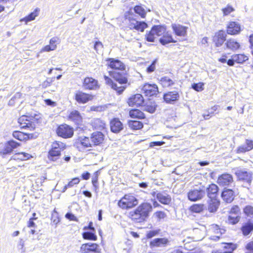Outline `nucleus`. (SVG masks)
Listing matches in <instances>:
<instances>
[{
  "label": "nucleus",
  "mask_w": 253,
  "mask_h": 253,
  "mask_svg": "<svg viewBox=\"0 0 253 253\" xmlns=\"http://www.w3.org/2000/svg\"><path fill=\"white\" fill-rule=\"evenodd\" d=\"M106 62L108 66L114 70L109 71V75L118 82L120 85L118 86L111 79L104 75L105 83L119 94H121L126 88L128 81L126 66L120 60L114 58H108Z\"/></svg>",
  "instance_id": "nucleus-1"
},
{
  "label": "nucleus",
  "mask_w": 253,
  "mask_h": 253,
  "mask_svg": "<svg viewBox=\"0 0 253 253\" xmlns=\"http://www.w3.org/2000/svg\"><path fill=\"white\" fill-rule=\"evenodd\" d=\"M152 207L151 204L147 203H143L130 213L131 219L136 222H141L145 220L151 211Z\"/></svg>",
  "instance_id": "nucleus-2"
},
{
  "label": "nucleus",
  "mask_w": 253,
  "mask_h": 253,
  "mask_svg": "<svg viewBox=\"0 0 253 253\" xmlns=\"http://www.w3.org/2000/svg\"><path fill=\"white\" fill-rule=\"evenodd\" d=\"M66 145L60 141H55L52 143L51 148L48 151V158L52 161H57L61 155V151L65 149Z\"/></svg>",
  "instance_id": "nucleus-3"
},
{
  "label": "nucleus",
  "mask_w": 253,
  "mask_h": 253,
  "mask_svg": "<svg viewBox=\"0 0 253 253\" xmlns=\"http://www.w3.org/2000/svg\"><path fill=\"white\" fill-rule=\"evenodd\" d=\"M126 19L129 21L128 26L130 29H135L137 31L143 32L147 27V24L145 22H140L136 20L133 15L130 12L125 15Z\"/></svg>",
  "instance_id": "nucleus-4"
},
{
  "label": "nucleus",
  "mask_w": 253,
  "mask_h": 253,
  "mask_svg": "<svg viewBox=\"0 0 253 253\" xmlns=\"http://www.w3.org/2000/svg\"><path fill=\"white\" fill-rule=\"evenodd\" d=\"M138 204V201L133 196L126 195L118 202V206L124 209H130Z\"/></svg>",
  "instance_id": "nucleus-5"
},
{
  "label": "nucleus",
  "mask_w": 253,
  "mask_h": 253,
  "mask_svg": "<svg viewBox=\"0 0 253 253\" xmlns=\"http://www.w3.org/2000/svg\"><path fill=\"white\" fill-rule=\"evenodd\" d=\"M235 174L240 181L246 182L250 184L252 182L253 176L252 173L246 169H239L235 172Z\"/></svg>",
  "instance_id": "nucleus-6"
},
{
  "label": "nucleus",
  "mask_w": 253,
  "mask_h": 253,
  "mask_svg": "<svg viewBox=\"0 0 253 253\" xmlns=\"http://www.w3.org/2000/svg\"><path fill=\"white\" fill-rule=\"evenodd\" d=\"M56 133L58 136L67 138L71 137L73 135L74 131L69 126L65 124L58 126Z\"/></svg>",
  "instance_id": "nucleus-7"
},
{
  "label": "nucleus",
  "mask_w": 253,
  "mask_h": 253,
  "mask_svg": "<svg viewBox=\"0 0 253 253\" xmlns=\"http://www.w3.org/2000/svg\"><path fill=\"white\" fill-rule=\"evenodd\" d=\"M204 189L199 188L198 189H192L188 193V199L193 202L197 201L202 199L205 196Z\"/></svg>",
  "instance_id": "nucleus-8"
},
{
  "label": "nucleus",
  "mask_w": 253,
  "mask_h": 253,
  "mask_svg": "<svg viewBox=\"0 0 253 253\" xmlns=\"http://www.w3.org/2000/svg\"><path fill=\"white\" fill-rule=\"evenodd\" d=\"M32 118L27 116H22L18 119L19 126L23 128H28L33 130L35 128V124L31 121Z\"/></svg>",
  "instance_id": "nucleus-9"
},
{
  "label": "nucleus",
  "mask_w": 253,
  "mask_h": 253,
  "mask_svg": "<svg viewBox=\"0 0 253 253\" xmlns=\"http://www.w3.org/2000/svg\"><path fill=\"white\" fill-rule=\"evenodd\" d=\"M81 253H99V246L95 243L83 244L80 248Z\"/></svg>",
  "instance_id": "nucleus-10"
},
{
  "label": "nucleus",
  "mask_w": 253,
  "mask_h": 253,
  "mask_svg": "<svg viewBox=\"0 0 253 253\" xmlns=\"http://www.w3.org/2000/svg\"><path fill=\"white\" fill-rule=\"evenodd\" d=\"M158 92V86L155 84H145L142 88V92L148 97L156 95Z\"/></svg>",
  "instance_id": "nucleus-11"
},
{
  "label": "nucleus",
  "mask_w": 253,
  "mask_h": 253,
  "mask_svg": "<svg viewBox=\"0 0 253 253\" xmlns=\"http://www.w3.org/2000/svg\"><path fill=\"white\" fill-rule=\"evenodd\" d=\"M92 98L91 95L79 90L77 91L75 95V99L80 104H85L91 100Z\"/></svg>",
  "instance_id": "nucleus-12"
},
{
  "label": "nucleus",
  "mask_w": 253,
  "mask_h": 253,
  "mask_svg": "<svg viewBox=\"0 0 253 253\" xmlns=\"http://www.w3.org/2000/svg\"><path fill=\"white\" fill-rule=\"evenodd\" d=\"M180 95L176 91H169L164 94L163 98L166 102L173 104L179 100Z\"/></svg>",
  "instance_id": "nucleus-13"
},
{
  "label": "nucleus",
  "mask_w": 253,
  "mask_h": 253,
  "mask_svg": "<svg viewBox=\"0 0 253 253\" xmlns=\"http://www.w3.org/2000/svg\"><path fill=\"white\" fill-rule=\"evenodd\" d=\"M91 143L92 146L101 144L104 141V135L99 131L93 132L90 135Z\"/></svg>",
  "instance_id": "nucleus-14"
},
{
  "label": "nucleus",
  "mask_w": 253,
  "mask_h": 253,
  "mask_svg": "<svg viewBox=\"0 0 253 253\" xmlns=\"http://www.w3.org/2000/svg\"><path fill=\"white\" fill-rule=\"evenodd\" d=\"M233 182L232 176L228 173H223L219 176L217 183L222 186H228Z\"/></svg>",
  "instance_id": "nucleus-15"
},
{
  "label": "nucleus",
  "mask_w": 253,
  "mask_h": 253,
  "mask_svg": "<svg viewBox=\"0 0 253 253\" xmlns=\"http://www.w3.org/2000/svg\"><path fill=\"white\" fill-rule=\"evenodd\" d=\"M152 195L154 197H156L157 200L162 204L169 205L171 202L170 196L166 193L153 192Z\"/></svg>",
  "instance_id": "nucleus-16"
},
{
  "label": "nucleus",
  "mask_w": 253,
  "mask_h": 253,
  "mask_svg": "<svg viewBox=\"0 0 253 253\" xmlns=\"http://www.w3.org/2000/svg\"><path fill=\"white\" fill-rule=\"evenodd\" d=\"M110 125L111 131L115 133L120 132L124 128L122 123L118 118L112 119Z\"/></svg>",
  "instance_id": "nucleus-17"
},
{
  "label": "nucleus",
  "mask_w": 253,
  "mask_h": 253,
  "mask_svg": "<svg viewBox=\"0 0 253 253\" xmlns=\"http://www.w3.org/2000/svg\"><path fill=\"white\" fill-rule=\"evenodd\" d=\"M226 34L222 31H219L216 33L213 37V42L217 47L221 46L226 40Z\"/></svg>",
  "instance_id": "nucleus-18"
},
{
  "label": "nucleus",
  "mask_w": 253,
  "mask_h": 253,
  "mask_svg": "<svg viewBox=\"0 0 253 253\" xmlns=\"http://www.w3.org/2000/svg\"><path fill=\"white\" fill-rule=\"evenodd\" d=\"M144 98L140 94H136L128 99V103L130 106H139L144 103Z\"/></svg>",
  "instance_id": "nucleus-19"
},
{
  "label": "nucleus",
  "mask_w": 253,
  "mask_h": 253,
  "mask_svg": "<svg viewBox=\"0 0 253 253\" xmlns=\"http://www.w3.org/2000/svg\"><path fill=\"white\" fill-rule=\"evenodd\" d=\"M19 145V143L13 140L9 141L5 144L4 148L0 151V153L2 155L8 154Z\"/></svg>",
  "instance_id": "nucleus-20"
},
{
  "label": "nucleus",
  "mask_w": 253,
  "mask_h": 253,
  "mask_svg": "<svg viewBox=\"0 0 253 253\" xmlns=\"http://www.w3.org/2000/svg\"><path fill=\"white\" fill-rule=\"evenodd\" d=\"M172 29L177 36L185 37L187 35L188 27L180 24H172Z\"/></svg>",
  "instance_id": "nucleus-21"
},
{
  "label": "nucleus",
  "mask_w": 253,
  "mask_h": 253,
  "mask_svg": "<svg viewBox=\"0 0 253 253\" xmlns=\"http://www.w3.org/2000/svg\"><path fill=\"white\" fill-rule=\"evenodd\" d=\"M98 82L92 78L86 77L84 79L83 87L86 89H95L97 87Z\"/></svg>",
  "instance_id": "nucleus-22"
},
{
  "label": "nucleus",
  "mask_w": 253,
  "mask_h": 253,
  "mask_svg": "<svg viewBox=\"0 0 253 253\" xmlns=\"http://www.w3.org/2000/svg\"><path fill=\"white\" fill-rule=\"evenodd\" d=\"M241 31L240 24L236 22H230L227 26V33L230 35H237Z\"/></svg>",
  "instance_id": "nucleus-23"
},
{
  "label": "nucleus",
  "mask_w": 253,
  "mask_h": 253,
  "mask_svg": "<svg viewBox=\"0 0 253 253\" xmlns=\"http://www.w3.org/2000/svg\"><path fill=\"white\" fill-rule=\"evenodd\" d=\"M221 197L227 203H230L234 199V192L230 189L225 188L221 193Z\"/></svg>",
  "instance_id": "nucleus-24"
},
{
  "label": "nucleus",
  "mask_w": 253,
  "mask_h": 253,
  "mask_svg": "<svg viewBox=\"0 0 253 253\" xmlns=\"http://www.w3.org/2000/svg\"><path fill=\"white\" fill-rule=\"evenodd\" d=\"M69 119L77 124L82 122V117L80 112L77 110L72 111L69 115Z\"/></svg>",
  "instance_id": "nucleus-25"
},
{
  "label": "nucleus",
  "mask_w": 253,
  "mask_h": 253,
  "mask_svg": "<svg viewBox=\"0 0 253 253\" xmlns=\"http://www.w3.org/2000/svg\"><path fill=\"white\" fill-rule=\"evenodd\" d=\"M218 188L214 184H211L209 185L207 189V194L209 197L211 199L215 198L218 192Z\"/></svg>",
  "instance_id": "nucleus-26"
},
{
  "label": "nucleus",
  "mask_w": 253,
  "mask_h": 253,
  "mask_svg": "<svg viewBox=\"0 0 253 253\" xmlns=\"http://www.w3.org/2000/svg\"><path fill=\"white\" fill-rule=\"evenodd\" d=\"M241 230L244 236H248L253 231V223L248 222L242 226Z\"/></svg>",
  "instance_id": "nucleus-27"
},
{
  "label": "nucleus",
  "mask_w": 253,
  "mask_h": 253,
  "mask_svg": "<svg viewBox=\"0 0 253 253\" xmlns=\"http://www.w3.org/2000/svg\"><path fill=\"white\" fill-rule=\"evenodd\" d=\"M225 44L227 48L233 51L239 49L240 47V43L233 39L228 40L225 43Z\"/></svg>",
  "instance_id": "nucleus-28"
},
{
  "label": "nucleus",
  "mask_w": 253,
  "mask_h": 253,
  "mask_svg": "<svg viewBox=\"0 0 253 253\" xmlns=\"http://www.w3.org/2000/svg\"><path fill=\"white\" fill-rule=\"evenodd\" d=\"M211 229L212 231L218 235L213 236L211 238L213 240H218L220 238V236L225 233V230L219 228V226L216 224H213L211 225Z\"/></svg>",
  "instance_id": "nucleus-29"
},
{
  "label": "nucleus",
  "mask_w": 253,
  "mask_h": 253,
  "mask_svg": "<svg viewBox=\"0 0 253 253\" xmlns=\"http://www.w3.org/2000/svg\"><path fill=\"white\" fill-rule=\"evenodd\" d=\"M92 126L96 129L103 130L105 128V123L100 119H95L91 122Z\"/></svg>",
  "instance_id": "nucleus-30"
},
{
  "label": "nucleus",
  "mask_w": 253,
  "mask_h": 253,
  "mask_svg": "<svg viewBox=\"0 0 253 253\" xmlns=\"http://www.w3.org/2000/svg\"><path fill=\"white\" fill-rule=\"evenodd\" d=\"M160 43L163 45H166L169 43H174L176 42L172 37V36L168 33H166L163 35L159 40Z\"/></svg>",
  "instance_id": "nucleus-31"
},
{
  "label": "nucleus",
  "mask_w": 253,
  "mask_h": 253,
  "mask_svg": "<svg viewBox=\"0 0 253 253\" xmlns=\"http://www.w3.org/2000/svg\"><path fill=\"white\" fill-rule=\"evenodd\" d=\"M219 205V201L215 198L211 199L209 203L208 210L211 212H215Z\"/></svg>",
  "instance_id": "nucleus-32"
},
{
  "label": "nucleus",
  "mask_w": 253,
  "mask_h": 253,
  "mask_svg": "<svg viewBox=\"0 0 253 253\" xmlns=\"http://www.w3.org/2000/svg\"><path fill=\"white\" fill-rule=\"evenodd\" d=\"M152 29V32H154L156 37L162 35L166 31V27L162 25H155Z\"/></svg>",
  "instance_id": "nucleus-33"
},
{
  "label": "nucleus",
  "mask_w": 253,
  "mask_h": 253,
  "mask_svg": "<svg viewBox=\"0 0 253 253\" xmlns=\"http://www.w3.org/2000/svg\"><path fill=\"white\" fill-rule=\"evenodd\" d=\"M31 134H28L19 131H15L13 132V137L20 141H24L27 140L29 138V136Z\"/></svg>",
  "instance_id": "nucleus-34"
},
{
  "label": "nucleus",
  "mask_w": 253,
  "mask_h": 253,
  "mask_svg": "<svg viewBox=\"0 0 253 253\" xmlns=\"http://www.w3.org/2000/svg\"><path fill=\"white\" fill-rule=\"evenodd\" d=\"M159 82L164 87L170 86L174 84V82L171 79L167 76L162 77L160 79Z\"/></svg>",
  "instance_id": "nucleus-35"
},
{
  "label": "nucleus",
  "mask_w": 253,
  "mask_h": 253,
  "mask_svg": "<svg viewBox=\"0 0 253 253\" xmlns=\"http://www.w3.org/2000/svg\"><path fill=\"white\" fill-rule=\"evenodd\" d=\"M129 116L131 118L139 119L145 118L144 114L138 109H132L129 111Z\"/></svg>",
  "instance_id": "nucleus-36"
},
{
  "label": "nucleus",
  "mask_w": 253,
  "mask_h": 253,
  "mask_svg": "<svg viewBox=\"0 0 253 253\" xmlns=\"http://www.w3.org/2000/svg\"><path fill=\"white\" fill-rule=\"evenodd\" d=\"M168 242V240L165 238H157L150 242L151 247H159L161 245H166Z\"/></svg>",
  "instance_id": "nucleus-37"
},
{
  "label": "nucleus",
  "mask_w": 253,
  "mask_h": 253,
  "mask_svg": "<svg viewBox=\"0 0 253 253\" xmlns=\"http://www.w3.org/2000/svg\"><path fill=\"white\" fill-rule=\"evenodd\" d=\"M128 126L132 129L137 130L143 127V124L139 121H129L128 122Z\"/></svg>",
  "instance_id": "nucleus-38"
},
{
  "label": "nucleus",
  "mask_w": 253,
  "mask_h": 253,
  "mask_svg": "<svg viewBox=\"0 0 253 253\" xmlns=\"http://www.w3.org/2000/svg\"><path fill=\"white\" fill-rule=\"evenodd\" d=\"M80 144L85 148L92 147V144L91 143L90 137H81L79 139Z\"/></svg>",
  "instance_id": "nucleus-39"
},
{
  "label": "nucleus",
  "mask_w": 253,
  "mask_h": 253,
  "mask_svg": "<svg viewBox=\"0 0 253 253\" xmlns=\"http://www.w3.org/2000/svg\"><path fill=\"white\" fill-rule=\"evenodd\" d=\"M233 55L236 62L239 64L243 63L249 59L248 57L244 54H236Z\"/></svg>",
  "instance_id": "nucleus-40"
},
{
  "label": "nucleus",
  "mask_w": 253,
  "mask_h": 253,
  "mask_svg": "<svg viewBox=\"0 0 253 253\" xmlns=\"http://www.w3.org/2000/svg\"><path fill=\"white\" fill-rule=\"evenodd\" d=\"M31 155L26 153H18L15 154L13 156V159L14 160H20L21 161H24L28 160L30 157Z\"/></svg>",
  "instance_id": "nucleus-41"
},
{
  "label": "nucleus",
  "mask_w": 253,
  "mask_h": 253,
  "mask_svg": "<svg viewBox=\"0 0 253 253\" xmlns=\"http://www.w3.org/2000/svg\"><path fill=\"white\" fill-rule=\"evenodd\" d=\"M224 249L226 251H223L226 253H233V252L237 248V245L231 243H225Z\"/></svg>",
  "instance_id": "nucleus-42"
},
{
  "label": "nucleus",
  "mask_w": 253,
  "mask_h": 253,
  "mask_svg": "<svg viewBox=\"0 0 253 253\" xmlns=\"http://www.w3.org/2000/svg\"><path fill=\"white\" fill-rule=\"evenodd\" d=\"M134 11L142 18H144L146 14L145 9L141 5H136L134 7Z\"/></svg>",
  "instance_id": "nucleus-43"
},
{
  "label": "nucleus",
  "mask_w": 253,
  "mask_h": 253,
  "mask_svg": "<svg viewBox=\"0 0 253 253\" xmlns=\"http://www.w3.org/2000/svg\"><path fill=\"white\" fill-rule=\"evenodd\" d=\"M156 107L157 105L155 103L150 102L144 106V110L150 113H153L155 111Z\"/></svg>",
  "instance_id": "nucleus-44"
},
{
  "label": "nucleus",
  "mask_w": 253,
  "mask_h": 253,
  "mask_svg": "<svg viewBox=\"0 0 253 253\" xmlns=\"http://www.w3.org/2000/svg\"><path fill=\"white\" fill-rule=\"evenodd\" d=\"M204 205L203 204H194L190 208L191 211L196 213H199L204 210Z\"/></svg>",
  "instance_id": "nucleus-45"
},
{
  "label": "nucleus",
  "mask_w": 253,
  "mask_h": 253,
  "mask_svg": "<svg viewBox=\"0 0 253 253\" xmlns=\"http://www.w3.org/2000/svg\"><path fill=\"white\" fill-rule=\"evenodd\" d=\"M83 237L84 239L95 241L97 239V236L92 231L85 232L83 234Z\"/></svg>",
  "instance_id": "nucleus-46"
},
{
  "label": "nucleus",
  "mask_w": 253,
  "mask_h": 253,
  "mask_svg": "<svg viewBox=\"0 0 253 253\" xmlns=\"http://www.w3.org/2000/svg\"><path fill=\"white\" fill-rule=\"evenodd\" d=\"M38 16V13L37 12V10H35L34 11L31 12L30 14H29L25 18L22 19L21 21H24L25 23H27L28 22L32 21L34 20Z\"/></svg>",
  "instance_id": "nucleus-47"
},
{
  "label": "nucleus",
  "mask_w": 253,
  "mask_h": 253,
  "mask_svg": "<svg viewBox=\"0 0 253 253\" xmlns=\"http://www.w3.org/2000/svg\"><path fill=\"white\" fill-rule=\"evenodd\" d=\"M80 179L78 177L74 178L72 179L68 184L65 185L63 189V192H65L67 188L73 187L74 185L77 184L80 182Z\"/></svg>",
  "instance_id": "nucleus-48"
},
{
  "label": "nucleus",
  "mask_w": 253,
  "mask_h": 253,
  "mask_svg": "<svg viewBox=\"0 0 253 253\" xmlns=\"http://www.w3.org/2000/svg\"><path fill=\"white\" fill-rule=\"evenodd\" d=\"M240 219V217L238 215H230L228 217L227 222L232 224L237 223Z\"/></svg>",
  "instance_id": "nucleus-49"
},
{
  "label": "nucleus",
  "mask_w": 253,
  "mask_h": 253,
  "mask_svg": "<svg viewBox=\"0 0 253 253\" xmlns=\"http://www.w3.org/2000/svg\"><path fill=\"white\" fill-rule=\"evenodd\" d=\"M21 96L22 94L20 92H17L15 93L14 96L9 101L8 105L11 106H14L15 102H17L18 100L21 98Z\"/></svg>",
  "instance_id": "nucleus-50"
},
{
  "label": "nucleus",
  "mask_w": 253,
  "mask_h": 253,
  "mask_svg": "<svg viewBox=\"0 0 253 253\" xmlns=\"http://www.w3.org/2000/svg\"><path fill=\"white\" fill-rule=\"evenodd\" d=\"M204 84L203 83H194L192 84V88L198 92L202 91L204 89Z\"/></svg>",
  "instance_id": "nucleus-51"
},
{
  "label": "nucleus",
  "mask_w": 253,
  "mask_h": 253,
  "mask_svg": "<svg viewBox=\"0 0 253 253\" xmlns=\"http://www.w3.org/2000/svg\"><path fill=\"white\" fill-rule=\"evenodd\" d=\"M156 37V36L154 32H152V29H151V30L149 32V33L147 34L145 36L146 40L149 42H154Z\"/></svg>",
  "instance_id": "nucleus-52"
},
{
  "label": "nucleus",
  "mask_w": 253,
  "mask_h": 253,
  "mask_svg": "<svg viewBox=\"0 0 253 253\" xmlns=\"http://www.w3.org/2000/svg\"><path fill=\"white\" fill-rule=\"evenodd\" d=\"M160 229H156L154 230H150L147 232L146 237L148 239H150L158 234H159Z\"/></svg>",
  "instance_id": "nucleus-53"
},
{
  "label": "nucleus",
  "mask_w": 253,
  "mask_h": 253,
  "mask_svg": "<svg viewBox=\"0 0 253 253\" xmlns=\"http://www.w3.org/2000/svg\"><path fill=\"white\" fill-rule=\"evenodd\" d=\"M244 212L247 216L253 215V207L251 206H247L244 209Z\"/></svg>",
  "instance_id": "nucleus-54"
},
{
  "label": "nucleus",
  "mask_w": 253,
  "mask_h": 253,
  "mask_svg": "<svg viewBox=\"0 0 253 253\" xmlns=\"http://www.w3.org/2000/svg\"><path fill=\"white\" fill-rule=\"evenodd\" d=\"M51 220L55 224H57L59 222V219L58 216V213L55 211V210H54L52 213Z\"/></svg>",
  "instance_id": "nucleus-55"
},
{
  "label": "nucleus",
  "mask_w": 253,
  "mask_h": 253,
  "mask_svg": "<svg viewBox=\"0 0 253 253\" xmlns=\"http://www.w3.org/2000/svg\"><path fill=\"white\" fill-rule=\"evenodd\" d=\"M234 10V8L232 6H229V5L227 6L226 7L222 9V10L223 12V15L224 16L228 15L231 12L233 11Z\"/></svg>",
  "instance_id": "nucleus-56"
},
{
  "label": "nucleus",
  "mask_w": 253,
  "mask_h": 253,
  "mask_svg": "<svg viewBox=\"0 0 253 253\" xmlns=\"http://www.w3.org/2000/svg\"><path fill=\"white\" fill-rule=\"evenodd\" d=\"M157 62V59L154 60L151 64L147 68V72L149 73L153 72L155 69V65Z\"/></svg>",
  "instance_id": "nucleus-57"
},
{
  "label": "nucleus",
  "mask_w": 253,
  "mask_h": 253,
  "mask_svg": "<svg viewBox=\"0 0 253 253\" xmlns=\"http://www.w3.org/2000/svg\"><path fill=\"white\" fill-rule=\"evenodd\" d=\"M59 41V38L57 37H54L50 39L49 44L52 46V49L56 48V45L55 44Z\"/></svg>",
  "instance_id": "nucleus-58"
},
{
  "label": "nucleus",
  "mask_w": 253,
  "mask_h": 253,
  "mask_svg": "<svg viewBox=\"0 0 253 253\" xmlns=\"http://www.w3.org/2000/svg\"><path fill=\"white\" fill-rule=\"evenodd\" d=\"M154 215L159 219L161 220L164 219L166 216V214L165 212L159 211H157L154 213Z\"/></svg>",
  "instance_id": "nucleus-59"
},
{
  "label": "nucleus",
  "mask_w": 253,
  "mask_h": 253,
  "mask_svg": "<svg viewBox=\"0 0 253 253\" xmlns=\"http://www.w3.org/2000/svg\"><path fill=\"white\" fill-rule=\"evenodd\" d=\"M247 151H249L248 149H247V147L245 144H243L239 146L237 150V153H243Z\"/></svg>",
  "instance_id": "nucleus-60"
},
{
  "label": "nucleus",
  "mask_w": 253,
  "mask_h": 253,
  "mask_svg": "<svg viewBox=\"0 0 253 253\" xmlns=\"http://www.w3.org/2000/svg\"><path fill=\"white\" fill-rule=\"evenodd\" d=\"M54 78L47 79L42 83V86L43 87H47V86H49L54 81Z\"/></svg>",
  "instance_id": "nucleus-61"
},
{
  "label": "nucleus",
  "mask_w": 253,
  "mask_h": 253,
  "mask_svg": "<svg viewBox=\"0 0 253 253\" xmlns=\"http://www.w3.org/2000/svg\"><path fill=\"white\" fill-rule=\"evenodd\" d=\"M65 217L66 218L72 220V221H78L77 218L71 212H68L66 214Z\"/></svg>",
  "instance_id": "nucleus-62"
},
{
  "label": "nucleus",
  "mask_w": 253,
  "mask_h": 253,
  "mask_svg": "<svg viewBox=\"0 0 253 253\" xmlns=\"http://www.w3.org/2000/svg\"><path fill=\"white\" fill-rule=\"evenodd\" d=\"M103 47V45L100 42H96L94 43V48L97 52L102 49Z\"/></svg>",
  "instance_id": "nucleus-63"
},
{
  "label": "nucleus",
  "mask_w": 253,
  "mask_h": 253,
  "mask_svg": "<svg viewBox=\"0 0 253 253\" xmlns=\"http://www.w3.org/2000/svg\"><path fill=\"white\" fill-rule=\"evenodd\" d=\"M240 211V209L238 206H235L232 207L230 210V213L231 215L234 214V215H237Z\"/></svg>",
  "instance_id": "nucleus-64"
}]
</instances>
